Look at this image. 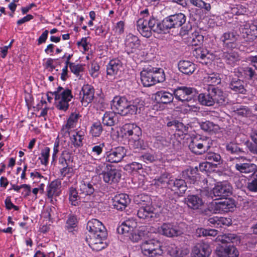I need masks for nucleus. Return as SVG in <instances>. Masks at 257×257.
<instances>
[{"label": "nucleus", "mask_w": 257, "mask_h": 257, "mask_svg": "<svg viewBox=\"0 0 257 257\" xmlns=\"http://www.w3.org/2000/svg\"><path fill=\"white\" fill-rule=\"evenodd\" d=\"M141 80L145 87H150L165 80L162 69L153 67L144 68L141 72Z\"/></svg>", "instance_id": "f257e3e1"}, {"label": "nucleus", "mask_w": 257, "mask_h": 257, "mask_svg": "<svg viewBox=\"0 0 257 257\" xmlns=\"http://www.w3.org/2000/svg\"><path fill=\"white\" fill-rule=\"evenodd\" d=\"M137 28L144 37L149 38L152 35V31L158 34L161 33L160 22L154 18L143 17L137 22Z\"/></svg>", "instance_id": "f03ea898"}, {"label": "nucleus", "mask_w": 257, "mask_h": 257, "mask_svg": "<svg viewBox=\"0 0 257 257\" xmlns=\"http://www.w3.org/2000/svg\"><path fill=\"white\" fill-rule=\"evenodd\" d=\"M118 233L122 234L129 237L134 242H138L142 238L144 232L137 228V222L133 218H130L117 227Z\"/></svg>", "instance_id": "7ed1b4c3"}, {"label": "nucleus", "mask_w": 257, "mask_h": 257, "mask_svg": "<svg viewBox=\"0 0 257 257\" xmlns=\"http://www.w3.org/2000/svg\"><path fill=\"white\" fill-rule=\"evenodd\" d=\"M51 94L55 97L56 107L59 110L66 111L69 107V102L73 97L71 91L59 86L56 91L51 92Z\"/></svg>", "instance_id": "20e7f679"}, {"label": "nucleus", "mask_w": 257, "mask_h": 257, "mask_svg": "<svg viewBox=\"0 0 257 257\" xmlns=\"http://www.w3.org/2000/svg\"><path fill=\"white\" fill-rule=\"evenodd\" d=\"M186 20V16L183 13H178L165 18L162 22H160L161 33H165L171 28H177L182 26Z\"/></svg>", "instance_id": "39448f33"}, {"label": "nucleus", "mask_w": 257, "mask_h": 257, "mask_svg": "<svg viewBox=\"0 0 257 257\" xmlns=\"http://www.w3.org/2000/svg\"><path fill=\"white\" fill-rule=\"evenodd\" d=\"M231 193V187L227 182H221L216 184L211 190L205 187L202 191V194L213 198L214 197L219 198L228 196Z\"/></svg>", "instance_id": "423d86ee"}, {"label": "nucleus", "mask_w": 257, "mask_h": 257, "mask_svg": "<svg viewBox=\"0 0 257 257\" xmlns=\"http://www.w3.org/2000/svg\"><path fill=\"white\" fill-rule=\"evenodd\" d=\"M141 248L143 254L148 257H159L163 253L161 242L154 239L143 242Z\"/></svg>", "instance_id": "0eeeda50"}, {"label": "nucleus", "mask_w": 257, "mask_h": 257, "mask_svg": "<svg viewBox=\"0 0 257 257\" xmlns=\"http://www.w3.org/2000/svg\"><path fill=\"white\" fill-rule=\"evenodd\" d=\"M235 207L234 202L230 199L216 202H211L208 204V209L214 214L224 213L232 211Z\"/></svg>", "instance_id": "6e6552de"}, {"label": "nucleus", "mask_w": 257, "mask_h": 257, "mask_svg": "<svg viewBox=\"0 0 257 257\" xmlns=\"http://www.w3.org/2000/svg\"><path fill=\"white\" fill-rule=\"evenodd\" d=\"M212 145V141L209 138H200L194 139L189 145V149L193 153L200 155L207 151Z\"/></svg>", "instance_id": "1a4fd4ad"}, {"label": "nucleus", "mask_w": 257, "mask_h": 257, "mask_svg": "<svg viewBox=\"0 0 257 257\" xmlns=\"http://www.w3.org/2000/svg\"><path fill=\"white\" fill-rule=\"evenodd\" d=\"M175 97L182 102L194 101L198 93L195 88L186 86L179 87L174 91Z\"/></svg>", "instance_id": "9d476101"}, {"label": "nucleus", "mask_w": 257, "mask_h": 257, "mask_svg": "<svg viewBox=\"0 0 257 257\" xmlns=\"http://www.w3.org/2000/svg\"><path fill=\"white\" fill-rule=\"evenodd\" d=\"M122 69V64L118 59H112L106 66L107 77L108 79L113 80L117 79L120 75Z\"/></svg>", "instance_id": "9b49d317"}, {"label": "nucleus", "mask_w": 257, "mask_h": 257, "mask_svg": "<svg viewBox=\"0 0 257 257\" xmlns=\"http://www.w3.org/2000/svg\"><path fill=\"white\" fill-rule=\"evenodd\" d=\"M128 102L124 97H115L111 104V109L121 115L128 114Z\"/></svg>", "instance_id": "f8f14e48"}, {"label": "nucleus", "mask_w": 257, "mask_h": 257, "mask_svg": "<svg viewBox=\"0 0 257 257\" xmlns=\"http://www.w3.org/2000/svg\"><path fill=\"white\" fill-rule=\"evenodd\" d=\"M238 38V35L236 32L228 31L223 33L220 39L224 49L232 50L236 47Z\"/></svg>", "instance_id": "ddd939ff"}, {"label": "nucleus", "mask_w": 257, "mask_h": 257, "mask_svg": "<svg viewBox=\"0 0 257 257\" xmlns=\"http://www.w3.org/2000/svg\"><path fill=\"white\" fill-rule=\"evenodd\" d=\"M79 97L82 104L87 106L94 98V89L90 85H84L80 91Z\"/></svg>", "instance_id": "4468645a"}, {"label": "nucleus", "mask_w": 257, "mask_h": 257, "mask_svg": "<svg viewBox=\"0 0 257 257\" xmlns=\"http://www.w3.org/2000/svg\"><path fill=\"white\" fill-rule=\"evenodd\" d=\"M87 238L90 247L94 250L100 251L107 246L105 241L107 234L102 236L101 235H88Z\"/></svg>", "instance_id": "2eb2a0df"}, {"label": "nucleus", "mask_w": 257, "mask_h": 257, "mask_svg": "<svg viewBox=\"0 0 257 257\" xmlns=\"http://www.w3.org/2000/svg\"><path fill=\"white\" fill-rule=\"evenodd\" d=\"M125 150L123 147H119L106 152L104 156L106 161L111 163L120 162L125 156Z\"/></svg>", "instance_id": "dca6fc26"}, {"label": "nucleus", "mask_w": 257, "mask_h": 257, "mask_svg": "<svg viewBox=\"0 0 257 257\" xmlns=\"http://www.w3.org/2000/svg\"><path fill=\"white\" fill-rule=\"evenodd\" d=\"M241 32L244 41L253 42L257 38V26L252 24L246 23L241 26Z\"/></svg>", "instance_id": "f3484780"}, {"label": "nucleus", "mask_w": 257, "mask_h": 257, "mask_svg": "<svg viewBox=\"0 0 257 257\" xmlns=\"http://www.w3.org/2000/svg\"><path fill=\"white\" fill-rule=\"evenodd\" d=\"M180 34L183 36L186 35H189L187 38H185V42L189 45L198 46L202 44L203 42V36L198 31H195L190 33L188 30L186 31L182 28Z\"/></svg>", "instance_id": "a211bd4d"}, {"label": "nucleus", "mask_w": 257, "mask_h": 257, "mask_svg": "<svg viewBox=\"0 0 257 257\" xmlns=\"http://www.w3.org/2000/svg\"><path fill=\"white\" fill-rule=\"evenodd\" d=\"M88 235L99 234L103 236L107 234L106 230L102 223L96 219H92L89 221L87 224Z\"/></svg>", "instance_id": "6ab92c4d"}, {"label": "nucleus", "mask_w": 257, "mask_h": 257, "mask_svg": "<svg viewBox=\"0 0 257 257\" xmlns=\"http://www.w3.org/2000/svg\"><path fill=\"white\" fill-rule=\"evenodd\" d=\"M124 45L125 50L128 54L135 53L139 50L140 41L136 36L129 34L126 36Z\"/></svg>", "instance_id": "aec40b11"}, {"label": "nucleus", "mask_w": 257, "mask_h": 257, "mask_svg": "<svg viewBox=\"0 0 257 257\" xmlns=\"http://www.w3.org/2000/svg\"><path fill=\"white\" fill-rule=\"evenodd\" d=\"M122 130L125 136L130 137V141L139 139L142 135L141 128L135 124H125L122 127Z\"/></svg>", "instance_id": "412c9836"}, {"label": "nucleus", "mask_w": 257, "mask_h": 257, "mask_svg": "<svg viewBox=\"0 0 257 257\" xmlns=\"http://www.w3.org/2000/svg\"><path fill=\"white\" fill-rule=\"evenodd\" d=\"M211 252V249L207 243L196 244L192 249L191 257H208Z\"/></svg>", "instance_id": "4be33fe9"}, {"label": "nucleus", "mask_w": 257, "mask_h": 257, "mask_svg": "<svg viewBox=\"0 0 257 257\" xmlns=\"http://www.w3.org/2000/svg\"><path fill=\"white\" fill-rule=\"evenodd\" d=\"M193 55L202 64H207L210 62L212 59V54L204 47H198L193 51Z\"/></svg>", "instance_id": "5701e85b"}, {"label": "nucleus", "mask_w": 257, "mask_h": 257, "mask_svg": "<svg viewBox=\"0 0 257 257\" xmlns=\"http://www.w3.org/2000/svg\"><path fill=\"white\" fill-rule=\"evenodd\" d=\"M61 182L58 179L51 182L47 187V195L51 202L53 203V197L58 196L61 193Z\"/></svg>", "instance_id": "b1692460"}, {"label": "nucleus", "mask_w": 257, "mask_h": 257, "mask_svg": "<svg viewBox=\"0 0 257 257\" xmlns=\"http://www.w3.org/2000/svg\"><path fill=\"white\" fill-rule=\"evenodd\" d=\"M158 232L168 237L177 236L181 233L176 226L171 223H163L158 227Z\"/></svg>", "instance_id": "393cba45"}, {"label": "nucleus", "mask_w": 257, "mask_h": 257, "mask_svg": "<svg viewBox=\"0 0 257 257\" xmlns=\"http://www.w3.org/2000/svg\"><path fill=\"white\" fill-rule=\"evenodd\" d=\"M121 171L116 169H110L104 173L102 178L104 182L108 184L117 183L121 178Z\"/></svg>", "instance_id": "a878e982"}, {"label": "nucleus", "mask_w": 257, "mask_h": 257, "mask_svg": "<svg viewBox=\"0 0 257 257\" xmlns=\"http://www.w3.org/2000/svg\"><path fill=\"white\" fill-rule=\"evenodd\" d=\"M144 204L138 211L137 215L140 218L150 219L156 217L157 214L154 207L149 204Z\"/></svg>", "instance_id": "bb28decb"}, {"label": "nucleus", "mask_w": 257, "mask_h": 257, "mask_svg": "<svg viewBox=\"0 0 257 257\" xmlns=\"http://www.w3.org/2000/svg\"><path fill=\"white\" fill-rule=\"evenodd\" d=\"M130 203V199L126 194H120L115 196L113 206L117 210H122Z\"/></svg>", "instance_id": "cd10ccee"}, {"label": "nucleus", "mask_w": 257, "mask_h": 257, "mask_svg": "<svg viewBox=\"0 0 257 257\" xmlns=\"http://www.w3.org/2000/svg\"><path fill=\"white\" fill-rule=\"evenodd\" d=\"M216 254L218 257H237L239 252L235 247L229 245L217 249Z\"/></svg>", "instance_id": "c85d7f7f"}, {"label": "nucleus", "mask_w": 257, "mask_h": 257, "mask_svg": "<svg viewBox=\"0 0 257 257\" xmlns=\"http://www.w3.org/2000/svg\"><path fill=\"white\" fill-rule=\"evenodd\" d=\"M167 251L171 257H184L189 253V249L185 246L178 247L171 244L168 246Z\"/></svg>", "instance_id": "c756f323"}, {"label": "nucleus", "mask_w": 257, "mask_h": 257, "mask_svg": "<svg viewBox=\"0 0 257 257\" xmlns=\"http://www.w3.org/2000/svg\"><path fill=\"white\" fill-rule=\"evenodd\" d=\"M144 107V102L139 98H136L132 101L128 102V114L140 113Z\"/></svg>", "instance_id": "7c9ffc66"}, {"label": "nucleus", "mask_w": 257, "mask_h": 257, "mask_svg": "<svg viewBox=\"0 0 257 257\" xmlns=\"http://www.w3.org/2000/svg\"><path fill=\"white\" fill-rule=\"evenodd\" d=\"M256 166L250 163H241L238 161L235 164V168L241 173L248 174L256 169Z\"/></svg>", "instance_id": "2f4dec72"}, {"label": "nucleus", "mask_w": 257, "mask_h": 257, "mask_svg": "<svg viewBox=\"0 0 257 257\" xmlns=\"http://www.w3.org/2000/svg\"><path fill=\"white\" fill-rule=\"evenodd\" d=\"M186 203L189 207L193 209H199L203 205L202 198L195 195H188L186 198Z\"/></svg>", "instance_id": "473e14b6"}, {"label": "nucleus", "mask_w": 257, "mask_h": 257, "mask_svg": "<svg viewBox=\"0 0 257 257\" xmlns=\"http://www.w3.org/2000/svg\"><path fill=\"white\" fill-rule=\"evenodd\" d=\"M79 191L80 195L84 197L93 195L94 189L93 185L89 182L82 181L79 184Z\"/></svg>", "instance_id": "72a5a7b5"}, {"label": "nucleus", "mask_w": 257, "mask_h": 257, "mask_svg": "<svg viewBox=\"0 0 257 257\" xmlns=\"http://www.w3.org/2000/svg\"><path fill=\"white\" fill-rule=\"evenodd\" d=\"M187 182H186L183 179H173L168 181V187H172L173 186L174 189H172L174 191L179 190L180 194L184 193L187 189Z\"/></svg>", "instance_id": "f704fd0d"}, {"label": "nucleus", "mask_w": 257, "mask_h": 257, "mask_svg": "<svg viewBox=\"0 0 257 257\" xmlns=\"http://www.w3.org/2000/svg\"><path fill=\"white\" fill-rule=\"evenodd\" d=\"M179 70L184 74L190 75L196 69L195 65L189 61L182 60L178 64Z\"/></svg>", "instance_id": "c9c22d12"}, {"label": "nucleus", "mask_w": 257, "mask_h": 257, "mask_svg": "<svg viewBox=\"0 0 257 257\" xmlns=\"http://www.w3.org/2000/svg\"><path fill=\"white\" fill-rule=\"evenodd\" d=\"M118 121V116L113 111L106 112L102 117V123L106 126H113Z\"/></svg>", "instance_id": "e433bc0d"}, {"label": "nucleus", "mask_w": 257, "mask_h": 257, "mask_svg": "<svg viewBox=\"0 0 257 257\" xmlns=\"http://www.w3.org/2000/svg\"><path fill=\"white\" fill-rule=\"evenodd\" d=\"M155 99L163 103H169L173 101L174 97L172 93L162 90L155 94Z\"/></svg>", "instance_id": "4c0bfd02"}, {"label": "nucleus", "mask_w": 257, "mask_h": 257, "mask_svg": "<svg viewBox=\"0 0 257 257\" xmlns=\"http://www.w3.org/2000/svg\"><path fill=\"white\" fill-rule=\"evenodd\" d=\"M197 170L189 168L183 171L182 176L187 183L194 184L197 181Z\"/></svg>", "instance_id": "58836bf2"}, {"label": "nucleus", "mask_w": 257, "mask_h": 257, "mask_svg": "<svg viewBox=\"0 0 257 257\" xmlns=\"http://www.w3.org/2000/svg\"><path fill=\"white\" fill-rule=\"evenodd\" d=\"M79 115L77 113H72L69 116L66 124L63 126L62 131L65 134H70L69 130L75 127L78 122Z\"/></svg>", "instance_id": "ea45409f"}, {"label": "nucleus", "mask_w": 257, "mask_h": 257, "mask_svg": "<svg viewBox=\"0 0 257 257\" xmlns=\"http://www.w3.org/2000/svg\"><path fill=\"white\" fill-rule=\"evenodd\" d=\"M229 87L233 91L241 94H245L246 90L244 86V82L237 78L232 79Z\"/></svg>", "instance_id": "a19ab883"}, {"label": "nucleus", "mask_w": 257, "mask_h": 257, "mask_svg": "<svg viewBox=\"0 0 257 257\" xmlns=\"http://www.w3.org/2000/svg\"><path fill=\"white\" fill-rule=\"evenodd\" d=\"M84 132L83 131H76L72 132L71 134V141L75 147L82 146V140L84 139Z\"/></svg>", "instance_id": "79ce46f5"}, {"label": "nucleus", "mask_w": 257, "mask_h": 257, "mask_svg": "<svg viewBox=\"0 0 257 257\" xmlns=\"http://www.w3.org/2000/svg\"><path fill=\"white\" fill-rule=\"evenodd\" d=\"M199 101L204 105L212 106L214 104V99L212 95V90L208 93H201L198 96Z\"/></svg>", "instance_id": "37998d69"}, {"label": "nucleus", "mask_w": 257, "mask_h": 257, "mask_svg": "<svg viewBox=\"0 0 257 257\" xmlns=\"http://www.w3.org/2000/svg\"><path fill=\"white\" fill-rule=\"evenodd\" d=\"M222 57L227 64L231 66L234 65L239 60L238 53L232 51L230 52H223Z\"/></svg>", "instance_id": "c03bdc74"}, {"label": "nucleus", "mask_w": 257, "mask_h": 257, "mask_svg": "<svg viewBox=\"0 0 257 257\" xmlns=\"http://www.w3.org/2000/svg\"><path fill=\"white\" fill-rule=\"evenodd\" d=\"M212 95L214 99V103L216 102L219 104H223L226 101L225 94L219 89H212Z\"/></svg>", "instance_id": "a18cd8bd"}, {"label": "nucleus", "mask_w": 257, "mask_h": 257, "mask_svg": "<svg viewBox=\"0 0 257 257\" xmlns=\"http://www.w3.org/2000/svg\"><path fill=\"white\" fill-rule=\"evenodd\" d=\"M203 81L208 85H215L220 83V78L217 74H208L204 77Z\"/></svg>", "instance_id": "49530a36"}, {"label": "nucleus", "mask_w": 257, "mask_h": 257, "mask_svg": "<svg viewBox=\"0 0 257 257\" xmlns=\"http://www.w3.org/2000/svg\"><path fill=\"white\" fill-rule=\"evenodd\" d=\"M200 126L202 130L206 132H216L219 129V127L217 124L209 121L201 122Z\"/></svg>", "instance_id": "de8ad7c7"}, {"label": "nucleus", "mask_w": 257, "mask_h": 257, "mask_svg": "<svg viewBox=\"0 0 257 257\" xmlns=\"http://www.w3.org/2000/svg\"><path fill=\"white\" fill-rule=\"evenodd\" d=\"M103 131L102 125L100 122H96L92 124L91 126L90 133L94 137H98L100 136Z\"/></svg>", "instance_id": "09e8293b"}, {"label": "nucleus", "mask_w": 257, "mask_h": 257, "mask_svg": "<svg viewBox=\"0 0 257 257\" xmlns=\"http://www.w3.org/2000/svg\"><path fill=\"white\" fill-rule=\"evenodd\" d=\"M50 149L48 147H45L41 152V156L39 158V159L41 161V163L42 165L47 166L49 162V159L50 157Z\"/></svg>", "instance_id": "8fccbe9b"}, {"label": "nucleus", "mask_w": 257, "mask_h": 257, "mask_svg": "<svg viewBox=\"0 0 257 257\" xmlns=\"http://www.w3.org/2000/svg\"><path fill=\"white\" fill-rule=\"evenodd\" d=\"M69 201L72 205L76 206L78 204L79 196L76 189L71 187L69 190Z\"/></svg>", "instance_id": "3c124183"}, {"label": "nucleus", "mask_w": 257, "mask_h": 257, "mask_svg": "<svg viewBox=\"0 0 257 257\" xmlns=\"http://www.w3.org/2000/svg\"><path fill=\"white\" fill-rule=\"evenodd\" d=\"M190 3L199 8L203 9L206 12H209L211 10V6L202 0H190Z\"/></svg>", "instance_id": "603ef678"}, {"label": "nucleus", "mask_w": 257, "mask_h": 257, "mask_svg": "<svg viewBox=\"0 0 257 257\" xmlns=\"http://www.w3.org/2000/svg\"><path fill=\"white\" fill-rule=\"evenodd\" d=\"M235 236L233 234L228 233L218 235L216 238V241L220 242L222 243H227L229 242H233Z\"/></svg>", "instance_id": "864d4df0"}, {"label": "nucleus", "mask_w": 257, "mask_h": 257, "mask_svg": "<svg viewBox=\"0 0 257 257\" xmlns=\"http://www.w3.org/2000/svg\"><path fill=\"white\" fill-rule=\"evenodd\" d=\"M125 22L123 21H120L114 24L113 26L112 31L114 35L119 36L124 33Z\"/></svg>", "instance_id": "5fc2aeb1"}, {"label": "nucleus", "mask_w": 257, "mask_h": 257, "mask_svg": "<svg viewBox=\"0 0 257 257\" xmlns=\"http://www.w3.org/2000/svg\"><path fill=\"white\" fill-rule=\"evenodd\" d=\"M71 159V155L67 151H63L59 158V163L63 166L69 165Z\"/></svg>", "instance_id": "6e6d98bb"}, {"label": "nucleus", "mask_w": 257, "mask_h": 257, "mask_svg": "<svg viewBox=\"0 0 257 257\" xmlns=\"http://www.w3.org/2000/svg\"><path fill=\"white\" fill-rule=\"evenodd\" d=\"M170 179L168 178V175L164 174L158 179H155L153 180L152 184L157 186H165L166 184L168 185V181Z\"/></svg>", "instance_id": "4d7b16f0"}, {"label": "nucleus", "mask_w": 257, "mask_h": 257, "mask_svg": "<svg viewBox=\"0 0 257 257\" xmlns=\"http://www.w3.org/2000/svg\"><path fill=\"white\" fill-rule=\"evenodd\" d=\"M110 166L105 163L101 162L99 164L97 165L95 168L96 173L99 175H103L104 173L108 170Z\"/></svg>", "instance_id": "13d9d810"}, {"label": "nucleus", "mask_w": 257, "mask_h": 257, "mask_svg": "<svg viewBox=\"0 0 257 257\" xmlns=\"http://www.w3.org/2000/svg\"><path fill=\"white\" fill-rule=\"evenodd\" d=\"M236 111V113L240 116L244 117H250L252 115V113L250 110L247 107L242 106L240 108H236L234 110Z\"/></svg>", "instance_id": "bf43d9fd"}, {"label": "nucleus", "mask_w": 257, "mask_h": 257, "mask_svg": "<svg viewBox=\"0 0 257 257\" xmlns=\"http://www.w3.org/2000/svg\"><path fill=\"white\" fill-rule=\"evenodd\" d=\"M104 147V143L93 147L91 152L92 156L94 157H98L102 153V150Z\"/></svg>", "instance_id": "052dcab7"}, {"label": "nucleus", "mask_w": 257, "mask_h": 257, "mask_svg": "<svg viewBox=\"0 0 257 257\" xmlns=\"http://www.w3.org/2000/svg\"><path fill=\"white\" fill-rule=\"evenodd\" d=\"M77 223V218L74 215H70L66 222V227L70 231H72V228L76 227Z\"/></svg>", "instance_id": "680f3d73"}, {"label": "nucleus", "mask_w": 257, "mask_h": 257, "mask_svg": "<svg viewBox=\"0 0 257 257\" xmlns=\"http://www.w3.org/2000/svg\"><path fill=\"white\" fill-rule=\"evenodd\" d=\"M130 144L135 148L141 149L143 150L145 149L144 141L141 140L140 138H139V139L134 140L133 141H130Z\"/></svg>", "instance_id": "e2e57ef3"}, {"label": "nucleus", "mask_w": 257, "mask_h": 257, "mask_svg": "<svg viewBox=\"0 0 257 257\" xmlns=\"http://www.w3.org/2000/svg\"><path fill=\"white\" fill-rule=\"evenodd\" d=\"M206 159L208 161L219 163L221 160V157L218 154L209 152L206 155Z\"/></svg>", "instance_id": "0e129e2a"}, {"label": "nucleus", "mask_w": 257, "mask_h": 257, "mask_svg": "<svg viewBox=\"0 0 257 257\" xmlns=\"http://www.w3.org/2000/svg\"><path fill=\"white\" fill-rule=\"evenodd\" d=\"M243 73L245 77L252 79L256 75L254 70L249 67H246L243 68Z\"/></svg>", "instance_id": "69168bd1"}, {"label": "nucleus", "mask_w": 257, "mask_h": 257, "mask_svg": "<svg viewBox=\"0 0 257 257\" xmlns=\"http://www.w3.org/2000/svg\"><path fill=\"white\" fill-rule=\"evenodd\" d=\"M71 71L76 75H78L80 72L83 70L82 65L75 64V63H71L69 66Z\"/></svg>", "instance_id": "338daca9"}, {"label": "nucleus", "mask_w": 257, "mask_h": 257, "mask_svg": "<svg viewBox=\"0 0 257 257\" xmlns=\"http://www.w3.org/2000/svg\"><path fill=\"white\" fill-rule=\"evenodd\" d=\"M60 173L62 176H71L73 174V169L69 165L63 166L60 170Z\"/></svg>", "instance_id": "774afa93"}]
</instances>
